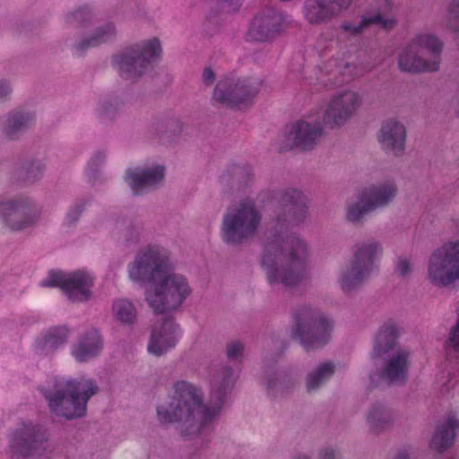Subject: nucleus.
Returning <instances> with one entry per match:
<instances>
[{"mask_svg": "<svg viewBox=\"0 0 459 459\" xmlns=\"http://www.w3.org/2000/svg\"><path fill=\"white\" fill-rule=\"evenodd\" d=\"M363 104L357 91L345 89L332 95L322 111L323 123L330 128H340L356 116Z\"/></svg>", "mask_w": 459, "mask_h": 459, "instance_id": "nucleus-12", "label": "nucleus"}, {"mask_svg": "<svg viewBox=\"0 0 459 459\" xmlns=\"http://www.w3.org/2000/svg\"><path fill=\"white\" fill-rule=\"evenodd\" d=\"M335 372V365L331 362H324L309 372L306 378L307 392H313L325 383Z\"/></svg>", "mask_w": 459, "mask_h": 459, "instance_id": "nucleus-28", "label": "nucleus"}, {"mask_svg": "<svg viewBox=\"0 0 459 459\" xmlns=\"http://www.w3.org/2000/svg\"><path fill=\"white\" fill-rule=\"evenodd\" d=\"M396 459H409V454L406 451L400 452Z\"/></svg>", "mask_w": 459, "mask_h": 459, "instance_id": "nucleus-48", "label": "nucleus"}, {"mask_svg": "<svg viewBox=\"0 0 459 459\" xmlns=\"http://www.w3.org/2000/svg\"><path fill=\"white\" fill-rule=\"evenodd\" d=\"M440 26L449 32L459 34V0H450L446 4Z\"/></svg>", "mask_w": 459, "mask_h": 459, "instance_id": "nucleus-31", "label": "nucleus"}, {"mask_svg": "<svg viewBox=\"0 0 459 459\" xmlns=\"http://www.w3.org/2000/svg\"><path fill=\"white\" fill-rule=\"evenodd\" d=\"M178 328L172 317H166L160 325H156L147 346L149 353L161 356L174 348L178 342Z\"/></svg>", "mask_w": 459, "mask_h": 459, "instance_id": "nucleus-22", "label": "nucleus"}, {"mask_svg": "<svg viewBox=\"0 0 459 459\" xmlns=\"http://www.w3.org/2000/svg\"><path fill=\"white\" fill-rule=\"evenodd\" d=\"M101 341L96 330L87 332L78 342L73 354L78 361H85L95 356L101 349Z\"/></svg>", "mask_w": 459, "mask_h": 459, "instance_id": "nucleus-27", "label": "nucleus"}, {"mask_svg": "<svg viewBox=\"0 0 459 459\" xmlns=\"http://www.w3.org/2000/svg\"><path fill=\"white\" fill-rule=\"evenodd\" d=\"M202 80L206 86H211L215 81V74L210 67H205L202 74Z\"/></svg>", "mask_w": 459, "mask_h": 459, "instance_id": "nucleus-43", "label": "nucleus"}, {"mask_svg": "<svg viewBox=\"0 0 459 459\" xmlns=\"http://www.w3.org/2000/svg\"><path fill=\"white\" fill-rule=\"evenodd\" d=\"M398 327L395 323L388 321L378 329L371 351L374 360H383V368L376 375H370L374 385L380 380L392 384L403 381L406 377L410 353L398 345Z\"/></svg>", "mask_w": 459, "mask_h": 459, "instance_id": "nucleus-4", "label": "nucleus"}, {"mask_svg": "<svg viewBox=\"0 0 459 459\" xmlns=\"http://www.w3.org/2000/svg\"><path fill=\"white\" fill-rule=\"evenodd\" d=\"M321 459H336V457L333 451L326 449L323 452Z\"/></svg>", "mask_w": 459, "mask_h": 459, "instance_id": "nucleus-47", "label": "nucleus"}, {"mask_svg": "<svg viewBox=\"0 0 459 459\" xmlns=\"http://www.w3.org/2000/svg\"><path fill=\"white\" fill-rule=\"evenodd\" d=\"M332 328L333 323L322 313L309 307H302L298 310L297 333L307 349L325 343Z\"/></svg>", "mask_w": 459, "mask_h": 459, "instance_id": "nucleus-13", "label": "nucleus"}, {"mask_svg": "<svg viewBox=\"0 0 459 459\" xmlns=\"http://www.w3.org/2000/svg\"><path fill=\"white\" fill-rule=\"evenodd\" d=\"M324 130L318 123L299 121L291 126L286 135V143L282 149L288 150L298 147L303 151L312 149L323 137Z\"/></svg>", "mask_w": 459, "mask_h": 459, "instance_id": "nucleus-21", "label": "nucleus"}, {"mask_svg": "<svg viewBox=\"0 0 459 459\" xmlns=\"http://www.w3.org/2000/svg\"><path fill=\"white\" fill-rule=\"evenodd\" d=\"M427 278L436 287H448L459 281V238L446 241L431 253Z\"/></svg>", "mask_w": 459, "mask_h": 459, "instance_id": "nucleus-9", "label": "nucleus"}, {"mask_svg": "<svg viewBox=\"0 0 459 459\" xmlns=\"http://www.w3.org/2000/svg\"><path fill=\"white\" fill-rule=\"evenodd\" d=\"M12 452L22 457L40 458L51 453L49 445L31 426H26L16 430L10 445Z\"/></svg>", "mask_w": 459, "mask_h": 459, "instance_id": "nucleus-17", "label": "nucleus"}, {"mask_svg": "<svg viewBox=\"0 0 459 459\" xmlns=\"http://www.w3.org/2000/svg\"><path fill=\"white\" fill-rule=\"evenodd\" d=\"M244 345L239 341H232L227 344L226 353L230 359H238L242 357Z\"/></svg>", "mask_w": 459, "mask_h": 459, "instance_id": "nucleus-38", "label": "nucleus"}, {"mask_svg": "<svg viewBox=\"0 0 459 459\" xmlns=\"http://www.w3.org/2000/svg\"><path fill=\"white\" fill-rule=\"evenodd\" d=\"M171 271L168 257L154 248L139 253L129 270L132 280L152 282L146 300L157 314L177 309L191 293L186 279Z\"/></svg>", "mask_w": 459, "mask_h": 459, "instance_id": "nucleus-2", "label": "nucleus"}, {"mask_svg": "<svg viewBox=\"0 0 459 459\" xmlns=\"http://www.w3.org/2000/svg\"><path fill=\"white\" fill-rule=\"evenodd\" d=\"M10 91V87L6 82H0V100L6 97Z\"/></svg>", "mask_w": 459, "mask_h": 459, "instance_id": "nucleus-46", "label": "nucleus"}, {"mask_svg": "<svg viewBox=\"0 0 459 459\" xmlns=\"http://www.w3.org/2000/svg\"><path fill=\"white\" fill-rule=\"evenodd\" d=\"M215 3L221 7H227L229 11H236L241 4L242 0H205Z\"/></svg>", "mask_w": 459, "mask_h": 459, "instance_id": "nucleus-42", "label": "nucleus"}, {"mask_svg": "<svg viewBox=\"0 0 459 459\" xmlns=\"http://www.w3.org/2000/svg\"><path fill=\"white\" fill-rule=\"evenodd\" d=\"M32 120L33 117L29 114L21 112L12 113L6 119L4 134L8 138H13L17 133L25 129Z\"/></svg>", "mask_w": 459, "mask_h": 459, "instance_id": "nucleus-32", "label": "nucleus"}, {"mask_svg": "<svg viewBox=\"0 0 459 459\" xmlns=\"http://www.w3.org/2000/svg\"><path fill=\"white\" fill-rule=\"evenodd\" d=\"M379 4H385L386 6H390L391 5V0H377Z\"/></svg>", "mask_w": 459, "mask_h": 459, "instance_id": "nucleus-50", "label": "nucleus"}, {"mask_svg": "<svg viewBox=\"0 0 459 459\" xmlns=\"http://www.w3.org/2000/svg\"><path fill=\"white\" fill-rule=\"evenodd\" d=\"M394 273L397 276L406 278L411 273V263L406 257H399L394 267Z\"/></svg>", "mask_w": 459, "mask_h": 459, "instance_id": "nucleus-37", "label": "nucleus"}, {"mask_svg": "<svg viewBox=\"0 0 459 459\" xmlns=\"http://www.w3.org/2000/svg\"><path fill=\"white\" fill-rule=\"evenodd\" d=\"M41 175V169L30 161L16 164L12 170V178L19 183H32Z\"/></svg>", "mask_w": 459, "mask_h": 459, "instance_id": "nucleus-30", "label": "nucleus"}, {"mask_svg": "<svg viewBox=\"0 0 459 459\" xmlns=\"http://www.w3.org/2000/svg\"><path fill=\"white\" fill-rule=\"evenodd\" d=\"M353 0H306L303 13L311 25H323L331 22L348 10Z\"/></svg>", "mask_w": 459, "mask_h": 459, "instance_id": "nucleus-19", "label": "nucleus"}, {"mask_svg": "<svg viewBox=\"0 0 459 459\" xmlns=\"http://www.w3.org/2000/svg\"><path fill=\"white\" fill-rule=\"evenodd\" d=\"M232 385L230 368H224L214 374L212 380L213 405L210 409L203 404L201 393L195 385L184 380L178 381L173 386V395L157 407L159 420L162 423L180 422L186 435H198L217 413Z\"/></svg>", "mask_w": 459, "mask_h": 459, "instance_id": "nucleus-1", "label": "nucleus"}, {"mask_svg": "<svg viewBox=\"0 0 459 459\" xmlns=\"http://www.w3.org/2000/svg\"><path fill=\"white\" fill-rule=\"evenodd\" d=\"M114 34L115 29L113 25L107 24L104 27L98 29L96 32L88 39H84L81 42L77 43L76 48L79 50H85L89 48L97 47L100 44L111 39Z\"/></svg>", "mask_w": 459, "mask_h": 459, "instance_id": "nucleus-33", "label": "nucleus"}, {"mask_svg": "<svg viewBox=\"0 0 459 459\" xmlns=\"http://www.w3.org/2000/svg\"><path fill=\"white\" fill-rule=\"evenodd\" d=\"M279 201L292 223H301L307 218V198L302 192L297 189L283 190Z\"/></svg>", "mask_w": 459, "mask_h": 459, "instance_id": "nucleus-23", "label": "nucleus"}, {"mask_svg": "<svg viewBox=\"0 0 459 459\" xmlns=\"http://www.w3.org/2000/svg\"><path fill=\"white\" fill-rule=\"evenodd\" d=\"M397 195V186L392 181L370 186L363 189L347 208V220L359 223L368 212L388 205Z\"/></svg>", "mask_w": 459, "mask_h": 459, "instance_id": "nucleus-10", "label": "nucleus"}, {"mask_svg": "<svg viewBox=\"0 0 459 459\" xmlns=\"http://www.w3.org/2000/svg\"><path fill=\"white\" fill-rule=\"evenodd\" d=\"M75 212V218L74 219V221H75L77 219V217L79 216L80 212Z\"/></svg>", "mask_w": 459, "mask_h": 459, "instance_id": "nucleus-51", "label": "nucleus"}, {"mask_svg": "<svg viewBox=\"0 0 459 459\" xmlns=\"http://www.w3.org/2000/svg\"><path fill=\"white\" fill-rule=\"evenodd\" d=\"M160 42L153 38L142 44L126 49L115 56L114 61L122 77L134 80L140 77L147 69L152 58L160 56Z\"/></svg>", "mask_w": 459, "mask_h": 459, "instance_id": "nucleus-11", "label": "nucleus"}, {"mask_svg": "<svg viewBox=\"0 0 459 459\" xmlns=\"http://www.w3.org/2000/svg\"><path fill=\"white\" fill-rule=\"evenodd\" d=\"M298 459H308L307 456L299 457Z\"/></svg>", "mask_w": 459, "mask_h": 459, "instance_id": "nucleus-52", "label": "nucleus"}, {"mask_svg": "<svg viewBox=\"0 0 459 459\" xmlns=\"http://www.w3.org/2000/svg\"><path fill=\"white\" fill-rule=\"evenodd\" d=\"M458 429L459 420L454 418L438 424L431 438L430 448L440 453L447 449L454 442L455 430Z\"/></svg>", "mask_w": 459, "mask_h": 459, "instance_id": "nucleus-26", "label": "nucleus"}, {"mask_svg": "<svg viewBox=\"0 0 459 459\" xmlns=\"http://www.w3.org/2000/svg\"><path fill=\"white\" fill-rule=\"evenodd\" d=\"M377 23H381L383 28H385L386 30H392L393 28H394V26L396 25L397 22L394 18L384 19L381 16V20Z\"/></svg>", "mask_w": 459, "mask_h": 459, "instance_id": "nucleus-44", "label": "nucleus"}, {"mask_svg": "<svg viewBox=\"0 0 459 459\" xmlns=\"http://www.w3.org/2000/svg\"><path fill=\"white\" fill-rule=\"evenodd\" d=\"M97 385L90 380H56L43 391L48 406L56 416L72 420L85 414L89 399L97 394Z\"/></svg>", "mask_w": 459, "mask_h": 459, "instance_id": "nucleus-5", "label": "nucleus"}, {"mask_svg": "<svg viewBox=\"0 0 459 459\" xmlns=\"http://www.w3.org/2000/svg\"><path fill=\"white\" fill-rule=\"evenodd\" d=\"M455 114L459 117V96L454 106Z\"/></svg>", "mask_w": 459, "mask_h": 459, "instance_id": "nucleus-49", "label": "nucleus"}, {"mask_svg": "<svg viewBox=\"0 0 459 459\" xmlns=\"http://www.w3.org/2000/svg\"><path fill=\"white\" fill-rule=\"evenodd\" d=\"M383 248L376 240L358 242L353 247L352 258L342 270L339 283L348 293L359 288L369 278L376 261L381 256Z\"/></svg>", "mask_w": 459, "mask_h": 459, "instance_id": "nucleus-8", "label": "nucleus"}, {"mask_svg": "<svg viewBox=\"0 0 459 459\" xmlns=\"http://www.w3.org/2000/svg\"><path fill=\"white\" fill-rule=\"evenodd\" d=\"M447 347L459 353V316L456 324L452 327L449 338L446 342Z\"/></svg>", "mask_w": 459, "mask_h": 459, "instance_id": "nucleus-39", "label": "nucleus"}, {"mask_svg": "<svg viewBox=\"0 0 459 459\" xmlns=\"http://www.w3.org/2000/svg\"><path fill=\"white\" fill-rule=\"evenodd\" d=\"M164 178V168L157 166L139 171H128L126 180L134 191L154 186L161 182Z\"/></svg>", "mask_w": 459, "mask_h": 459, "instance_id": "nucleus-24", "label": "nucleus"}, {"mask_svg": "<svg viewBox=\"0 0 459 459\" xmlns=\"http://www.w3.org/2000/svg\"><path fill=\"white\" fill-rule=\"evenodd\" d=\"M444 44L432 33H420L402 45L397 52V66L403 73L437 72L441 62Z\"/></svg>", "mask_w": 459, "mask_h": 459, "instance_id": "nucleus-6", "label": "nucleus"}, {"mask_svg": "<svg viewBox=\"0 0 459 459\" xmlns=\"http://www.w3.org/2000/svg\"><path fill=\"white\" fill-rule=\"evenodd\" d=\"M71 22H77L83 25L86 22L90 21V12L86 8L79 9L74 13L71 17Z\"/></svg>", "mask_w": 459, "mask_h": 459, "instance_id": "nucleus-41", "label": "nucleus"}, {"mask_svg": "<svg viewBox=\"0 0 459 459\" xmlns=\"http://www.w3.org/2000/svg\"><path fill=\"white\" fill-rule=\"evenodd\" d=\"M282 14L274 8H266L255 15L247 31L250 41L265 42L274 39L282 30Z\"/></svg>", "mask_w": 459, "mask_h": 459, "instance_id": "nucleus-18", "label": "nucleus"}, {"mask_svg": "<svg viewBox=\"0 0 459 459\" xmlns=\"http://www.w3.org/2000/svg\"><path fill=\"white\" fill-rule=\"evenodd\" d=\"M44 287H59L74 302L87 301L91 297L93 280L90 274L83 271L71 273L51 272L43 281Z\"/></svg>", "mask_w": 459, "mask_h": 459, "instance_id": "nucleus-14", "label": "nucleus"}, {"mask_svg": "<svg viewBox=\"0 0 459 459\" xmlns=\"http://www.w3.org/2000/svg\"><path fill=\"white\" fill-rule=\"evenodd\" d=\"M126 232H125V238L126 240H133L136 238V235L134 233V226H133L131 223H128L125 229Z\"/></svg>", "mask_w": 459, "mask_h": 459, "instance_id": "nucleus-45", "label": "nucleus"}, {"mask_svg": "<svg viewBox=\"0 0 459 459\" xmlns=\"http://www.w3.org/2000/svg\"><path fill=\"white\" fill-rule=\"evenodd\" d=\"M308 248L299 238L273 235L264 245L262 265L270 284L295 287L307 277Z\"/></svg>", "mask_w": 459, "mask_h": 459, "instance_id": "nucleus-3", "label": "nucleus"}, {"mask_svg": "<svg viewBox=\"0 0 459 459\" xmlns=\"http://www.w3.org/2000/svg\"><path fill=\"white\" fill-rule=\"evenodd\" d=\"M67 329L65 327H56L51 329L42 340L37 343V350L41 354H48L54 351L67 340Z\"/></svg>", "mask_w": 459, "mask_h": 459, "instance_id": "nucleus-29", "label": "nucleus"}, {"mask_svg": "<svg viewBox=\"0 0 459 459\" xmlns=\"http://www.w3.org/2000/svg\"><path fill=\"white\" fill-rule=\"evenodd\" d=\"M288 377L282 373H279L276 376V380L269 379L268 381V388H286L289 386L290 379H287Z\"/></svg>", "mask_w": 459, "mask_h": 459, "instance_id": "nucleus-40", "label": "nucleus"}, {"mask_svg": "<svg viewBox=\"0 0 459 459\" xmlns=\"http://www.w3.org/2000/svg\"><path fill=\"white\" fill-rule=\"evenodd\" d=\"M112 313L117 321L125 325L133 324L136 318V309L134 304L127 299L115 301L112 306Z\"/></svg>", "mask_w": 459, "mask_h": 459, "instance_id": "nucleus-34", "label": "nucleus"}, {"mask_svg": "<svg viewBox=\"0 0 459 459\" xmlns=\"http://www.w3.org/2000/svg\"><path fill=\"white\" fill-rule=\"evenodd\" d=\"M407 129L404 124L396 118H388L381 124L377 141L381 149L391 155L400 157L404 153Z\"/></svg>", "mask_w": 459, "mask_h": 459, "instance_id": "nucleus-20", "label": "nucleus"}, {"mask_svg": "<svg viewBox=\"0 0 459 459\" xmlns=\"http://www.w3.org/2000/svg\"><path fill=\"white\" fill-rule=\"evenodd\" d=\"M259 83L251 79L225 78L215 86L212 99L228 107L248 103L258 92Z\"/></svg>", "mask_w": 459, "mask_h": 459, "instance_id": "nucleus-15", "label": "nucleus"}, {"mask_svg": "<svg viewBox=\"0 0 459 459\" xmlns=\"http://www.w3.org/2000/svg\"><path fill=\"white\" fill-rule=\"evenodd\" d=\"M0 212L5 224L12 230H22L32 226L40 217V209L27 197L1 204Z\"/></svg>", "mask_w": 459, "mask_h": 459, "instance_id": "nucleus-16", "label": "nucleus"}, {"mask_svg": "<svg viewBox=\"0 0 459 459\" xmlns=\"http://www.w3.org/2000/svg\"><path fill=\"white\" fill-rule=\"evenodd\" d=\"M380 20L381 15L377 13L368 17H362L358 23L343 22L341 25V29L351 36H357L361 34L371 24H377Z\"/></svg>", "mask_w": 459, "mask_h": 459, "instance_id": "nucleus-36", "label": "nucleus"}, {"mask_svg": "<svg viewBox=\"0 0 459 459\" xmlns=\"http://www.w3.org/2000/svg\"><path fill=\"white\" fill-rule=\"evenodd\" d=\"M367 423L371 433L385 432L390 429L394 424L393 412L385 405L377 403L368 411Z\"/></svg>", "mask_w": 459, "mask_h": 459, "instance_id": "nucleus-25", "label": "nucleus"}, {"mask_svg": "<svg viewBox=\"0 0 459 459\" xmlns=\"http://www.w3.org/2000/svg\"><path fill=\"white\" fill-rule=\"evenodd\" d=\"M262 214L254 201L246 199L230 207L221 224L223 240L231 245L242 244L256 234Z\"/></svg>", "mask_w": 459, "mask_h": 459, "instance_id": "nucleus-7", "label": "nucleus"}, {"mask_svg": "<svg viewBox=\"0 0 459 459\" xmlns=\"http://www.w3.org/2000/svg\"><path fill=\"white\" fill-rule=\"evenodd\" d=\"M350 68L351 66L348 63L333 58L325 63L323 70L326 74L333 75V84H340L345 81L343 77L345 70Z\"/></svg>", "mask_w": 459, "mask_h": 459, "instance_id": "nucleus-35", "label": "nucleus"}]
</instances>
